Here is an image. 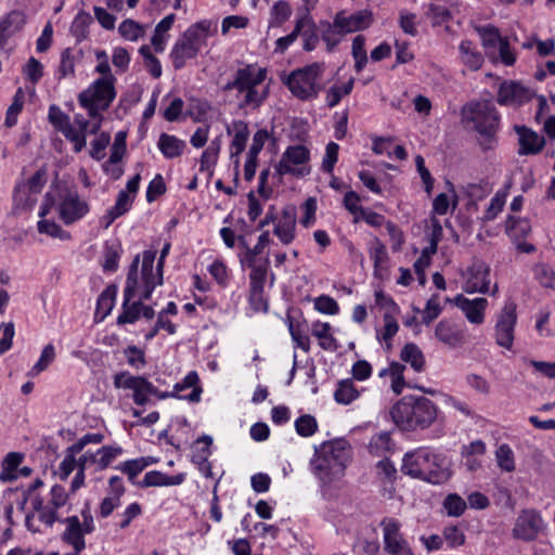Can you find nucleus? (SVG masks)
Instances as JSON below:
<instances>
[{"instance_id":"obj_48","label":"nucleus","mask_w":555,"mask_h":555,"mask_svg":"<svg viewBox=\"0 0 555 555\" xmlns=\"http://www.w3.org/2000/svg\"><path fill=\"white\" fill-rule=\"evenodd\" d=\"M531 230L528 220L509 216L506 220V232L511 236H525Z\"/></svg>"},{"instance_id":"obj_28","label":"nucleus","mask_w":555,"mask_h":555,"mask_svg":"<svg viewBox=\"0 0 555 555\" xmlns=\"http://www.w3.org/2000/svg\"><path fill=\"white\" fill-rule=\"evenodd\" d=\"M132 202L133 197L126 191H120L116 204L103 217L104 228L107 229L117 218L125 215L130 209Z\"/></svg>"},{"instance_id":"obj_35","label":"nucleus","mask_w":555,"mask_h":555,"mask_svg":"<svg viewBox=\"0 0 555 555\" xmlns=\"http://www.w3.org/2000/svg\"><path fill=\"white\" fill-rule=\"evenodd\" d=\"M320 26L323 29L321 38L326 43L327 51L331 52L346 34L340 33L343 29L339 26H336L335 22L333 24L327 21L320 22Z\"/></svg>"},{"instance_id":"obj_12","label":"nucleus","mask_w":555,"mask_h":555,"mask_svg":"<svg viewBox=\"0 0 555 555\" xmlns=\"http://www.w3.org/2000/svg\"><path fill=\"white\" fill-rule=\"evenodd\" d=\"M310 158L309 150L304 145L288 146L282 154L279 164L275 166V173L282 178L284 175L292 173L301 176L302 170L293 168V165L306 164Z\"/></svg>"},{"instance_id":"obj_29","label":"nucleus","mask_w":555,"mask_h":555,"mask_svg":"<svg viewBox=\"0 0 555 555\" xmlns=\"http://www.w3.org/2000/svg\"><path fill=\"white\" fill-rule=\"evenodd\" d=\"M199 377L195 371L190 372L181 383H177L173 386V392L176 395L180 391H183L186 388H192V391L188 396H178L179 399H186L191 402H198L201 399L202 387L198 385Z\"/></svg>"},{"instance_id":"obj_62","label":"nucleus","mask_w":555,"mask_h":555,"mask_svg":"<svg viewBox=\"0 0 555 555\" xmlns=\"http://www.w3.org/2000/svg\"><path fill=\"white\" fill-rule=\"evenodd\" d=\"M14 334V324L12 322L0 325V353L7 352L12 347Z\"/></svg>"},{"instance_id":"obj_18","label":"nucleus","mask_w":555,"mask_h":555,"mask_svg":"<svg viewBox=\"0 0 555 555\" xmlns=\"http://www.w3.org/2000/svg\"><path fill=\"white\" fill-rule=\"evenodd\" d=\"M454 304L465 313L467 320L475 324H481L485 319V310L488 305L486 298L468 299L460 294L454 298Z\"/></svg>"},{"instance_id":"obj_32","label":"nucleus","mask_w":555,"mask_h":555,"mask_svg":"<svg viewBox=\"0 0 555 555\" xmlns=\"http://www.w3.org/2000/svg\"><path fill=\"white\" fill-rule=\"evenodd\" d=\"M459 49L462 61L465 65H467L473 70H477L481 67L483 56L479 51L474 49L472 41H462Z\"/></svg>"},{"instance_id":"obj_22","label":"nucleus","mask_w":555,"mask_h":555,"mask_svg":"<svg viewBox=\"0 0 555 555\" xmlns=\"http://www.w3.org/2000/svg\"><path fill=\"white\" fill-rule=\"evenodd\" d=\"M296 208L286 207L282 214V220L274 227L273 233L279 236L283 244H289L295 237Z\"/></svg>"},{"instance_id":"obj_36","label":"nucleus","mask_w":555,"mask_h":555,"mask_svg":"<svg viewBox=\"0 0 555 555\" xmlns=\"http://www.w3.org/2000/svg\"><path fill=\"white\" fill-rule=\"evenodd\" d=\"M358 397L359 391L356 389L350 378L340 380L334 392L335 401L340 404H349Z\"/></svg>"},{"instance_id":"obj_11","label":"nucleus","mask_w":555,"mask_h":555,"mask_svg":"<svg viewBox=\"0 0 555 555\" xmlns=\"http://www.w3.org/2000/svg\"><path fill=\"white\" fill-rule=\"evenodd\" d=\"M114 76L98 78L88 89L83 90L79 96L102 104V107H109L116 96Z\"/></svg>"},{"instance_id":"obj_42","label":"nucleus","mask_w":555,"mask_h":555,"mask_svg":"<svg viewBox=\"0 0 555 555\" xmlns=\"http://www.w3.org/2000/svg\"><path fill=\"white\" fill-rule=\"evenodd\" d=\"M122 453V449L120 447H112L104 446L98 450L96 454V465L100 470L107 468L111 463Z\"/></svg>"},{"instance_id":"obj_14","label":"nucleus","mask_w":555,"mask_h":555,"mask_svg":"<svg viewBox=\"0 0 555 555\" xmlns=\"http://www.w3.org/2000/svg\"><path fill=\"white\" fill-rule=\"evenodd\" d=\"M490 268L481 260H474L467 269V280L464 284V291L468 294L489 292Z\"/></svg>"},{"instance_id":"obj_45","label":"nucleus","mask_w":555,"mask_h":555,"mask_svg":"<svg viewBox=\"0 0 555 555\" xmlns=\"http://www.w3.org/2000/svg\"><path fill=\"white\" fill-rule=\"evenodd\" d=\"M149 465V459L140 457L135 460L126 461L121 465L117 466L121 473L126 474L130 481L133 479Z\"/></svg>"},{"instance_id":"obj_17","label":"nucleus","mask_w":555,"mask_h":555,"mask_svg":"<svg viewBox=\"0 0 555 555\" xmlns=\"http://www.w3.org/2000/svg\"><path fill=\"white\" fill-rule=\"evenodd\" d=\"M514 130L518 134L519 155H534L543 150L545 139L542 135L526 126H515Z\"/></svg>"},{"instance_id":"obj_25","label":"nucleus","mask_w":555,"mask_h":555,"mask_svg":"<svg viewBox=\"0 0 555 555\" xmlns=\"http://www.w3.org/2000/svg\"><path fill=\"white\" fill-rule=\"evenodd\" d=\"M198 52L199 51L197 49L180 37L170 52L173 68L181 69L185 66L186 61L194 59Z\"/></svg>"},{"instance_id":"obj_8","label":"nucleus","mask_w":555,"mask_h":555,"mask_svg":"<svg viewBox=\"0 0 555 555\" xmlns=\"http://www.w3.org/2000/svg\"><path fill=\"white\" fill-rule=\"evenodd\" d=\"M516 322V305L514 302L505 304L495 324V343L500 347L508 350L513 347Z\"/></svg>"},{"instance_id":"obj_24","label":"nucleus","mask_w":555,"mask_h":555,"mask_svg":"<svg viewBox=\"0 0 555 555\" xmlns=\"http://www.w3.org/2000/svg\"><path fill=\"white\" fill-rule=\"evenodd\" d=\"M109 487H111V496L104 498L100 505V515L103 518L108 517L115 507H117L120 503V498L125 493V487L122 485L121 478L118 476H113L109 478Z\"/></svg>"},{"instance_id":"obj_60","label":"nucleus","mask_w":555,"mask_h":555,"mask_svg":"<svg viewBox=\"0 0 555 555\" xmlns=\"http://www.w3.org/2000/svg\"><path fill=\"white\" fill-rule=\"evenodd\" d=\"M360 202V196L353 192L349 191L344 196V206L345 208L353 215V221L359 222L360 221V214L363 212V207L358 206L357 203Z\"/></svg>"},{"instance_id":"obj_61","label":"nucleus","mask_w":555,"mask_h":555,"mask_svg":"<svg viewBox=\"0 0 555 555\" xmlns=\"http://www.w3.org/2000/svg\"><path fill=\"white\" fill-rule=\"evenodd\" d=\"M38 231L46 233L52 237L68 238L69 234L66 233L57 223L50 220H41L38 222Z\"/></svg>"},{"instance_id":"obj_31","label":"nucleus","mask_w":555,"mask_h":555,"mask_svg":"<svg viewBox=\"0 0 555 555\" xmlns=\"http://www.w3.org/2000/svg\"><path fill=\"white\" fill-rule=\"evenodd\" d=\"M400 359L409 363L414 371L422 372L425 366V357L420 347L414 343H408L400 352Z\"/></svg>"},{"instance_id":"obj_59","label":"nucleus","mask_w":555,"mask_h":555,"mask_svg":"<svg viewBox=\"0 0 555 555\" xmlns=\"http://www.w3.org/2000/svg\"><path fill=\"white\" fill-rule=\"evenodd\" d=\"M269 138V132L266 129L258 130L253 138V143L249 147L247 158L258 160V154L263 149V145Z\"/></svg>"},{"instance_id":"obj_30","label":"nucleus","mask_w":555,"mask_h":555,"mask_svg":"<svg viewBox=\"0 0 555 555\" xmlns=\"http://www.w3.org/2000/svg\"><path fill=\"white\" fill-rule=\"evenodd\" d=\"M185 147L184 141L168 133H162L158 139V149L166 158L179 157Z\"/></svg>"},{"instance_id":"obj_9","label":"nucleus","mask_w":555,"mask_h":555,"mask_svg":"<svg viewBox=\"0 0 555 555\" xmlns=\"http://www.w3.org/2000/svg\"><path fill=\"white\" fill-rule=\"evenodd\" d=\"M384 531L385 551L390 555H413L408 542L400 532V524L393 518H384L380 522Z\"/></svg>"},{"instance_id":"obj_3","label":"nucleus","mask_w":555,"mask_h":555,"mask_svg":"<svg viewBox=\"0 0 555 555\" xmlns=\"http://www.w3.org/2000/svg\"><path fill=\"white\" fill-rule=\"evenodd\" d=\"M462 120L473 124L479 134L478 144L482 151L493 150L498 143L496 132L500 115L490 101H478L465 104L461 111Z\"/></svg>"},{"instance_id":"obj_52","label":"nucleus","mask_w":555,"mask_h":555,"mask_svg":"<svg viewBox=\"0 0 555 555\" xmlns=\"http://www.w3.org/2000/svg\"><path fill=\"white\" fill-rule=\"evenodd\" d=\"M292 14V8L287 1L280 0L272 8V25L281 26Z\"/></svg>"},{"instance_id":"obj_47","label":"nucleus","mask_w":555,"mask_h":555,"mask_svg":"<svg viewBox=\"0 0 555 555\" xmlns=\"http://www.w3.org/2000/svg\"><path fill=\"white\" fill-rule=\"evenodd\" d=\"M442 308L439 304V295L434 294L426 302L424 310L422 311V322L425 325H429L435 319L439 317Z\"/></svg>"},{"instance_id":"obj_53","label":"nucleus","mask_w":555,"mask_h":555,"mask_svg":"<svg viewBox=\"0 0 555 555\" xmlns=\"http://www.w3.org/2000/svg\"><path fill=\"white\" fill-rule=\"evenodd\" d=\"M295 427L298 435L309 437L315 433L318 424L313 416L305 414L296 420Z\"/></svg>"},{"instance_id":"obj_2","label":"nucleus","mask_w":555,"mask_h":555,"mask_svg":"<svg viewBox=\"0 0 555 555\" xmlns=\"http://www.w3.org/2000/svg\"><path fill=\"white\" fill-rule=\"evenodd\" d=\"M351 456V448L345 439L325 441L315 448L314 459L311 461L314 474L323 485L344 476L347 463Z\"/></svg>"},{"instance_id":"obj_6","label":"nucleus","mask_w":555,"mask_h":555,"mask_svg":"<svg viewBox=\"0 0 555 555\" xmlns=\"http://www.w3.org/2000/svg\"><path fill=\"white\" fill-rule=\"evenodd\" d=\"M431 457V453L418 452V453H406L403 457L401 470L403 474L414 478L424 479L434 485H441L447 481V473L443 469L437 472H428L429 461H435Z\"/></svg>"},{"instance_id":"obj_5","label":"nucleus","mask_w":555,"mask_h":555,"mask_svg":"<svg viewBox=\"0 0 555 555\" xmlns=\"http://www.w3.org/2000/svg\"><path fill=\"white\" fill-rule=\"evenodd\" d=\"M322 74V65L313 63L296 69L287 77L286 85L291 92L300 100L317 98L320 88L317 82Z\"/></svg>"},{"instance_id":"obj_64","label":"nucleus","mask_w":555,"mask_h":555,"mask_svg":"<svg viewBox=\"0 0 555 555\" xmlns=\"http://www.w3.org/2000/svg\"><path fill=\"white\" fill-rule=\"evenodd\" d=\"M314 308L325 314H336L339 310L337 301L326 295H322L315 299Z\"/></svg>"},{"instance_id":"obj_38","label":"nucleus","mask_w":555,"mask_h":555,"mask_svg":"<svg viewBox=\"0 0 555 555\" xmlns=\"http://www.w3.org/2000/svg\"><path fill=\"white\" fill-rule=\"evenodd\" d=\"M46 176L47 170L44 168H40L28 179L26 185H17L13 194L14 201L18 204L22 202V198H20L18 195L22 192V189L26 186L30 193H40L46 183Z\"/></svg>"},{"instance_id":"obj_50","label":"nucleus","mask_w":555,"mask_h":555,"mask_svg":"<svg viewBox=\"0 0 555 555\" xmlns=\"http://www.w3.org/2000/svg\"><path fill=\"white\" fill-rule=\"evenodd\" d=\"M76 56L73 54L70 48H66L61 54V62L59 66L60 78H65L67 76H74L75 74V64Z\"/></svg>"},{"instance_id":"obj_7","label":"nucleus","mask_w":555,"mask_h":555,"mask_svg":"<svg viewBox=\"0 0 555 555\" xmlns=\"http://www.w3.org/2000/svg\"><path fill=\"white\" fill-rule=\"evenodd\" d=\"M139 263L140 255H137L133 258L127 274L126 287L124 291L122 312L117 318V323L119 325L134 323L141 315L142 301L138 300L132 304L130 302L139 284Z\"/></svg>"},{"instance_id":"obj_1","label":"nucleus","mask_w":555,"mask_h":555,"mask_svg":"<svg viewBox=\"0 0 555 555\" xmlns=\"http://www.w3.org/2000/svg\"><path fill=\"white\" fill-rule=\"evenodd\" d=\"M393 423L402 430L427 428L437 418L438 408L428 398L422 396H403L390 409Z\"/></svg>"},{"instance_id":"obj_56","label":"nucleus","mask_w":555,"mask_h":555,"mask_svg":"<svg viewBox=\"0 0 555 555\" xmlns=\"http://www.w3.org/2000/svg\"><path fill=\"white\" fill-rule=\"evenodd\" d=\"M384 323L385 326L382 339L385 341L386 349L389 350L391 349V339L399 331V325L395 317L390 313L384 314Z\"/></svg>"},{"instance_id":"obj_13","label":"nucleus","mask_w":555,"mask_h":555,"mask_svg":"<svg viewBox=\"0 0 555 555\" xmlns=\"http://www.w3.org/2000/svg\"><path fill=\"white\" fill-rule=\"evenodd\" d=\"M543 521L534 511H522L513 528V537L524 541L534 540L541 531Z\"/></svg>"},{"instance_id":"obj_55","label":"nucleus","mask_w":555,"mask_h":555,"mask_svg":"<svg viewBox=\"0 0 555 555\" xmlns=\"http://www.w3.org/2000/svg\"><path fill=\"white\" fill-rule=\"evenodd\" d=\"M339 145L335 142H330L326 145L325 156L322 162V170L326 173H333L335 164L338 159Z\"/></svg>"},{"instance_id":"obj_57","label":"nucleus","mask_w":555,"mask_h":555,"mask_svg":"<svg viewBox=\"0 0 555 555\" xmlns=\"http://www.w3.org/2000/svg\"><path fill=\"white\" fill-rule=\"evenodd\" d=\"M209 453L210 451L207 447H202L201 449H196L192 455V462L199 467L201 472H203L206 477H211V467L208 462Z\"/></svg>"},{"instance_id":"obj_44","label":"nucleus","mask_w":555,"mask_h":555,"mask_svg":"<svg viewBox=\"0 0 555 555\" xmlns=\"http://www.w3.org/2000/svg\"><path fill=\"white\" fill-rule=\"evenodd\" d=\"M121 37L127 40L135 41L144 35V28L133 20H125L118 27Z\"/></svg>"},{"instance_id":"obj_37","label":"nucleus","mask_w":555,"mask_h":555,"mask_svg":"<svg viewBox=\"0 0 555 555\" xmlns=\"http://www.w3.org/2000/svg\"><path fill=\"white\" fill-rule=\"evenodd\" d=\"M24 23L23 14L16 11L11 12L0 22V46L5 42L8 36L20 29Z\"/></svg>"},{"instance_id":"obj_33","label":"nucleus","mask_w":555,"mask_h":555,"mask_svg":"<svg viewBox=\"0 0 555 555\" xmlns=\"http://www.w3.org/2000/svg\"><path fill=\"white\" fill-rule=\"evenodd\" d=\"M235 130L234 138L231 142V149L234 150L231 153V157H236L245 150L246 142L249 137V129L246 121L238 120L233 122Z\"/></svg>"},{"instance_id":"obj_15","label":"nucleus","mask_w":555,"mask_h":555,"mask_svg":"<svg viewBox=\"0 0 555 555\" xmlns=\"http://www.w3.org/2000/svg\"><path fill=\"white\" fill-rule=\"evenodd\" d=\"M528 88L516 81H504L498 92V103L501 105H520L531 100Z\"/></svg>"},{"instance_id":"obj_34","label":"nucleus","mask_w":555,"mask_h":555,"mask_svg":"<svg viewBox=\"0 0 555 555\" xmlns=\"http://www.w3.org/2000/svg\"><path fill=\"white\" fill-rule=\"evenodd\" d=\"M116 294H117V287H116V285L112 284V285H108L99 296V299L96 302L95 314L96 315L101 314V318H100L101 320H103L105 317H107L111 313V311L114 307Z\"/></svg>"},{"instance_id":"obj_51","label":"nucleus","mask_w":555,"mask_h":555,"mask_svg":"<svg viewBox=\"0 0 555 555\" xmlns=\"http://www.w3.org/2000/svg\"><path fill=\"white\" fill-rule=\"evenodd\" d=\"M126 138L127 134L125 131L116 133L108 164H118L122 159L126 153Z\"/></svg>"},{"instance_id":"obj_19","label":"nucleus","mask_w":555,"mask_h":555,"mask_svg":"<svg viewBox=\"0 0 555 555\" xmlns=\"http://www.w3.org/2000/svg\"><path fill=\"white\" fill-rule=\"evenodd\" d=\"M67 525L66 530L63 532L62 539L67 544L72 545L75 550V555H78L85 547V532L81 522L77 516H70L63 520Z\"/></svg>"},{"instance_id":"obj_21","label":"nucleus","mask_w":555,"mask_h":555,"mask_svg":"<svg viewBox=\"0 0 555 555\" xmlns=\"http://www.w3.org/2000/svg\"><path fill=\"white\" fill-rule=\"evenodd\" d=\"M436 338L450 348L460 347L464 341V335L457 326L449 321L441 320L435 328Z\"/></svg>"},{"instance_id":"obj_41","label":"nucleus","mask_w":555,"mask_h":555,"mask_svg":"<svg viewBox=\"0 0 555 555\" xmlns=\"http://www.w3.org/2000/svg\"><path fill=\"white\" fill-rule=\"evenodd\" d=\"M498 466L507 473L515 470L514 453L506 443L501 444L495 451Z\"/></svg>"},{"instance_id":"obj_20","label":"nucleus","mask_w":555,"mask_h":555,"mask_svg":"<svg viewBox=\"0 0 555 555\" xmlns=\"http://www.w3.org/2000/svg\"><path fill=\"white\" fill-rule=\"evenodd\" d=\"M156 253L152 250H145L143 253L142 264H141V279L144 284V289L140 296V300H149L152 293L157 284L155 281V274L153 272V264L155 261Z\"/></svg>"},{"instance_id":"obj_16","label":"nucleus","mask_w":555,"mask_h":555,"mask_svg":"<svg viewBox=\"0 0 555 555\" xmlns=\"http://www.w3.org/2000/svg\"><path fill=\"white\" fill-rule=\"evenodd\" d=\"M334 20L336 26L343 29L340 33L348 34L367 28L372 24L373 14L369 10L358 11L349 16L338 12Z\"/></svg>"},{"instance_id":"obj_54","label":"nucleus","mask_w":555,"mask_h":555,"mask_svg":"<svg viewBox=\"0 0 555 555\" xmlns=\"http://www.w3.org/2000/svg\"><path fill=\"white\" fill-rule=\"evenodd\" d=\"M109 142V133L101 132L91 143L90 156L95 160H101L105 156L104 151Z\"/></svg>"},{"instance_id":"obj_46","label":"nucleus","mask_w":555,"mask_h":555,"mask_svg":"<svg viewBox=\"0 0 555 555\" xmlns=\"http://www.w3.org/2000/svg\"><path fill=\"white\" fill-rule=\"evenodd\" d=\"M92 22L91 16L86 12H80L75 17L72 26L70 31L73 36L78 40H82L87 37L88 34V26Z\"/></svg>"},{"instance_id":"obj_43","label":"nucleus","mask_w":555,"mask_h":555,"mask_svg":"<svg viewBox=\"0 0 555 555\" xmlns=\"http://www.w3.org/2000/svg\"><path fill=\"white\" fill-rule=\"evenodd\" d=\"M476 30L481 38L483 48L486 49L495 48L498 44H500V41L503 39L500 36L499 29L491 25L478 26L476 27Z\"/></svg>"},{"instance_id":"obj_58","label":"nucleus","mask_w":555,"mask_h":555,"mask_svg":"<svg viewBox=\"0 0 555 555\" xmlns=\"http://www.w3.org/2000/svg\"><path fill=\"white\" fill-rule=\"evenodd\" d=\"M251 268L250 272V287L251 291L255 293H261L263 289L264 280L267 276V268L261 266H255V262H253V266H248Z\"/></svg>"},{"instance_id":"obj_49","label":"nucleus","mask_w":555,"mask_h":555,"mask_svg":"<svg viewBox=\"0 0 555 555\" xmlns=\"http://www.w3.org/2000/svg\"><path fill=\"white\" fill-rule=\"evenodd\" d=\"M535 279L543 287L554 288L555 285V271L545 263H538L534 266Z\"/></svg>"},{"instance_id":"obj_23","label":"nucleus","mask_w":555,"mask_h":555,"mask_svg":"<svg viewBox=\"0 0 555 555\" xmlns=\"http://www.w3.org/2000/svg\"><path fill=\"white\" fill-rule=\"evenodd\" d=\"M211 34V22L204 20L190 26L181 36L183 40L201 51Z\"/></svg>"},{"instance_id":"obj_63","label":"nucleus","mask_w":555,"mask_h":555,"mask_svg":"<svg viewBox=\"0 0 555 555\" xmlns=\"http://www.w3.org/2000/svg\"><path fill=\"white\" fill-rule=\"evenodd\" d=\"M166 190V184L162 175H156L147 186L146 201L149 203L154 202L158 196L165 194Z\"/></svg>"},{"instance_id":"obj_10","label":"nucleus","mask_w":555,"mask_h":555,"mask_svg":"<svg viewBox=\"0 0 555 555\" xmlns=\"http://www.w3.org/2000/svg\"><path fill=\"white\" fill-rule=\"evenodd\" d=\"M59 211L64 223L72 224L89 211V205L79 197L77 191L66 190L61 197Z\"/></svg>"},{"instance_id":"obj_27","label":"nucleus","mask_w":555,"mask_h":555,"mask_svg":"<svg viewBox=\"0 0 555 555\" xmlns=\"http://www.w3.org/2000/svg\"><path fill=\"white\" fill-rule=\"evenodd\" d=\"M184 481V474L168 476L159 470L147 472L139 486L142 488L178 486Z\"/></svg>"},{"instance_id":"obj_4","label":"nucleus","mask_w":555,"mask_h":555,"mask_svg":"<svg viewBox=\"0 0 555 555\" xmlns=\"http://www.w3.org/2000/svg\"><path fill=\"white\" fill-rule=\"evenodd\" d=\"M266 69L256 68L248 64L238 68L234 78L222 86V91L228 92L236 90L238 93H245L243 101L238 104L240 108H258L267 98L268 91H258V86L266 79Z\"/></svg>"},{"instance_id":"obj_40","label":"nucleus","mask_w":555,"mask_h":555,"mask_svg":"<svg viewBox=\"0 0 555 555\" xmlns=\"http://www.w3.org/2000/svg\"><path fill=\"white\" fill-rule=\"evenodd\" d=\"M442 506L449 516L460 517L466 511L467 503L459 494L450 493L444 498Z\"/></svg>"},{"instance_id":"obj_26","label":"nucleus","mask_w":555,"mask_h":555,"mask_svg":"<svg viewBox=\"0 0 555 555\" xmlns=\"http://www.w3.org/2000/svg\"><path fill=\"white\" fill-rule=\"evenodd\" d=\"M297 23H301L302 25V30L299 36L304 38V50H314L319 43V35L317 33V25L308 9H306L302 16L297 20Z\"/></svg>"},{"instance_id":"obj_39","label":"nucleus","mask_w":555,"mask_h":555,"mask_svg":"<svg viewBox=\"0 0 555 555\" xmlns=\"http://www.w3.org/2000/svg\"><path fill=\"white\" fill-rule=\"evenodd\" d=\"M330 331L331 325L328 323H317L313 326L312 334L319 338L321 348L335 350L337 348L336 340Z\"/></svg>"}]
</instances>
